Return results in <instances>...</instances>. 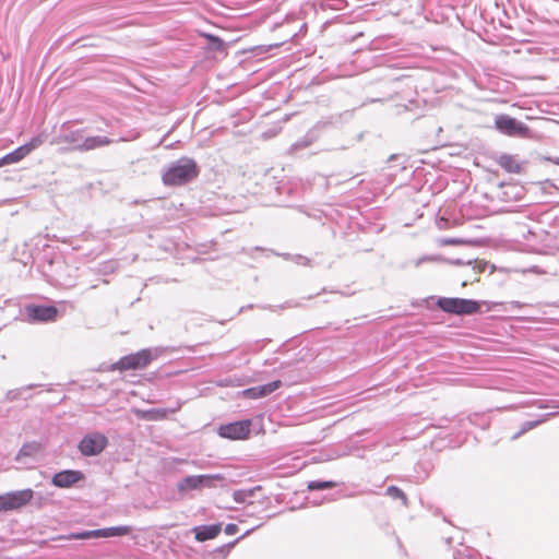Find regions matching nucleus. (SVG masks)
Segmentation results:
<instances>
[{"instance_id":"f257e3e1","label":"nucleus","mask_w":559,"mask_h":559,"mask_svg":"<svg viewBox=\"0 0 559 559\" xmlns=\"http://www.w3.org/2000/svg\"><path fill=\"white\" fill-rule=\"evenodd\" d=\"M198 166L192 158L182 157L171 163L163 173V182L166 186H180L191 181L198 176Z\"/></svg>"},{"instance_id":"f03ea898","label":"nucleus","mask_w":559,"mask_h":559,"mask_svg":"<svg viewBox=\"0 0 559 559\" xmlns=\"http://www.w3.org/2000/svg\"><path fill=\"white\" fill-rule=\"evenodd\" d=\"M224 480L225 478L221 474L192 475L185 477L180 483H178L177 488L181 492L201 490L203 488H216L222 486Z\"/></svg>"},{"instance_id":"7ed1b4c3","label":"nucleus","mask_w":559,"mask_h":559,"mask_svg":"<svg viewBox=\"0 0 559 559\" xmlns=\"http://www.w3.org/2000/svg\"><path fill=\"white\" fill-rule=\"evenodd\" d=\"M438 306L443 311L455 314H472L480 309L479 302L463 298H440Z\"/></svg>"},{"instance_id":"20e7f679","label":"nucleus","mask_w":559,"mask_h":559,"mask_svg":"<svg viewBox=\"0 0 559 559\" xmlns=\"http://www.w3.org/2000/svg\"><path fill=\"white\" fill-rule=\"evenodd\" d=\"M108 443L105 435L100 432H92L86 435L80 442L79 449L85 456L98 455L104 451Z\"/></svg>"},{"instance_id":"39448f33","label":"nucleus","mask_w":559,"mask_h":559,"mask_svg":"<svg viewBox=\"0 0 559 559\" xmlns=\"http://www.w3.org/2000/svg\"><path fill=\"white\" fill-rule=\"evenodd\" d=\"M495 126L500 132L511 136H526L528 133V128L523 122L508 115L497 116Z\"/></svg>"},{"instance_id":"423d86ee","label":"nucleus","mask_w":559,"mask_h":559,"mask_svg":"<svg viewBox=\"0 0 559 559\" xmlns=\"http://www.w3.org/2000/svg\"><path fill=\"white\" fill-rule=\"evenodd\" d=\"M152 358V352L150 349H142L119 359L114 365V369L128 370L144 368L151 362Z\"/></svg>"},{"instance_id":"0eeeda50","label":"nucleus","mask_w":559,"mask_h":559,"mask_svg":"<svg viewBox=\"0 0 559 559\" xmlns=\"http://www.w3.org/2000/svg\"><path fill=\"white\" fill-rule=\"evenodd\" d=\"M32 489H24L0 495V511L19 509L31 501Z\"/></svg>"},{"instance_id":"6e6552de","label":"nucleus","mask_w":559,"mask_h":559,"mask_svg":"<svg viewBox=\"0 0 559 559\" xmlns=\"http://www.w3.org/2000/svg\"><path fill=\"white\" fill-rule=\"evenodd\" d=\"M251 429V420L245 419L239 421L222 425L218 429L221 437L230 440L247 439Z\"/></svg>"},{"instance_id":"1a4fd4ad","label":"nucleus","mask_w":559,"mask_h":559,"mask_svg":"<svg viewBox=\"0 0 559 559\" xmlns=\"http://www.w3.org/2000/svg\"><path fill=\"white\" fill-rule=\"evenodd\" d=\"M44 142V139L41 135H37L33 138L28 143L17 147L13 152L7 154L2 158H0V167L15 164L20 160H22L25 156H27L32 151L39 147Z\"/></svg>"},{"instance_id":"9d476101","label":"nucleus","mask_w":559,"mask_h":559,"mask_svg":"<svg viewBox=\"0 0 559 559\" xmlns=\"http://www.w3.org/2000/svg\"><path fill=\"white\" fill-rule=\"evenodd\" d=\"M26 312L33 321H52L57 317V309L52 306H29Z\"/></svg>"},{"instance_id":"9b49d317","label":"nucleus","mask_w":559,"mask_h":559,"mask_svg":"<svg viewBox=\"0 0 559 559\" xmlns=\"http://www.w3.org/2000/svg\"><path fill=\"white\" fill-rule=\"evenodd\" d=\"M82 477L83 475L79 471H62L53 476L52 484L60 488H68L82 479Z\"/></svg>"},{"instance_id":"f8f14e48","label":"nucleus","mask_w":559,"mask_h":559,"mask_svg":"<svg viewBox=\"0 0 559 559\" xmlns=\"http://www.w3.org/2000/svg\"><path fill=\"white\" fill-rule=\"evenodd\" d=\"M282 382L280 380L272 381L270 383L253 386L242 391L243 396L248 399H260L273 393L281 386Z\"/></svg>"},{"instance_id":"ddd939ff","label":"nucleus","mask_w":559,"mask_h":559,"mask_svg":"<svg viewBox=\"0 0 559 559\" xmlns=\"http://www.w3.org/2000/svg\"><path fill=\"white\" fill-rule=\"evenodd\" d=\"M112 143V140L107 136H88L82 143L76 144L75 147L81 151H90L97 147L106 146Z\"/></svg>"},{"instance_id":"4468645a","label":"nucleus","mask_w":559,"mask_h":559,"mask_svg":"<svg viewBox=\"0 0 559 559\" xmlns=\"http://www.w3.org/2000/svg\"><path fill=\"white\" fill-rule=\"evenodd\" d=\"M195 539L199 542H205L207 539L215 538L221 532V525H203L194 528Z\"/></svg>"},{"instance_id":"2eb2a0df","label":"nucleus","mask_w":559,"mask_h":559,"mask_svg":"<svg viewBox=\"0 0 559 559\" xmlns=\"http://www.w3.org/2000/svg\"><path fill=\"white\" fill-rule=\"evenodd\" d=\"M99 538H108V537H117V536H124L132 532V527L128 525H121V526H114V527H106V528H99Z\"/></svg>"},{"instance_id":"dca6fc26","label":"nucleus","mask_w":559,"mask_h":559,"mask_svg":"<svg viewBox=\"0 0 559 559\" xmlns=\"http://www.w3.org/2000/svg\"><path fill=\"white\" fill-rule=\"evenodd\" d=\"M499 165L510 173H520L522 170V164L511 155H502L499 158Z\"/></svg>"},{"instance_id":"f3484780","label":"nucleus","mask_w":559,"mask_h":559,"mask_svg":"<svg viewBox=\"0 0 559 559\" xmlns=\"http://www.w3.org/2000/svg\"><path fill=\"white\" fill-rule=\"evenodd\" d=\"M40 451H41L40 443H37V442L26 443L21 448V450L17 454V457L20 459L21 456H36L37 454L40 453Z\"/></svg>"},{"instance_id":"a211bd4d","label":"nucleus","mask_w":559,"mask_h":559,"mask_svg":"<svg viewBox=\"0 0 559 559\" xmlns=\"http://www.w3.org/2000/svg\"><path fill=\"white\" fill-rule=\"evenodd\" d=\"M435 262V261H444V262H449V263H452V264H455V265H463L464 262L460 259L457 260H447V259H443L442 257L440 255H427V257H421L419 259H417L415 261V266L418 267L423 262Z\"/></svg>"},{"instance_id":"6ab92c4d","label":"nucleus","mask_w":559,"mask_h":559,"mask_svg":"<svg viewBox=\"0 0 559 559\" xmlns=\"http://www.w3.org/2000/svg\"><path fill=\"white\" fill-rule=\"evenodd\" d=\"M88 538H99L98 530L72 533L67 537V539H88Z\"/></svg>"},{"instance_id":"aec40b11","label":"nucleus","mask_w":559,"mask_h":559,"mask_svg":"<svg viewBox=\"0 0 559 559\" xmlns=\"http://www.w3.org/2000/svg\"><path fill=\"white\" fill-rule=\"evenodd\" d=\"M334 486H335V483H333V481L313 480V481H309L307 487L309 490H325V489L333 488Z\"/></svg>"},{"instance_id":"412c9836","label":"nucleus","mask_w":559,"mask_h":559,"mask_svg":"<svg viewBox=\"0 0 559 559\" xmlns=\"http://www.w3.org/2000/svg\"><path fill=\"white\" fill-rule=\"evenodd\" d=\"M543 420H534V421H526L522 425V428L519 432H516L512 439H516L519 438L520 436H522L523 433L527 432L528 430L535 428L536 426H538Z\"/></svg>"},{"instance_id":"4be33fe9","label":"nucleus","mask_w":559,"mask_h":559,"mask_svg":"<svg viewBox=\"0 0 559 559\" xmlns=\"http://www.w3.org/2000/svg\"><path fill=\"white\" fill-rule=\"evenodd\" d=\"M253 496V490H237L234 492V500L238 503L245 502L249 497Z\"/></svg>"},{"instance_id":"5701e85b","label":"nucleus","mask_w":559,"mask_h":559,"mask_svg":"<svg viewBox=\"0 0 559 559\" xmlns=\"http://www.w3.org/2000/svg\"><path fill=\"white\" fill-rule=\"evenodd\" d=\"M440 246H460L466 245L468 241L459 238H441L438 240Z\"/></svg>"},{"instance_id":"b1692460","label":"nucleus","mask_w":559,"mask_h":559,"mask_svg":"<svg viewBox=\"0 0 559 559\" xmlns=\"http://www.w3.org/2000/svg\"><path fill=\"white\" fill-rule=\"evenodd\" d=\"M386 492L389 496H391L394 499H402L403 501H406V497H405L404 492L395 486H390L388 488Z\"/></svg>"},{"instance_id":"393cba45","label":"nucleus","mask_w":559,"mask_h":559,"mask_svg":"<svg viewBox=\"0 0 559 559\" xmlns=\"http://www.w3.org/2000/svg\"><path fill=\"white\" fill-rule=\"evenodd\" d=\"M138 416L146 419H156L157 415L159 414V411H141V409H134L133 411Z\"/></svg>"},{"instance_id":"a878e982","label":"nucleus","mask_w":559,"mask_h":559,"mask_svg":"<svg viewBox=\"0 0 559 559\" xmlns=\"http://www.w3.org/2000/svg\"><path fill=\"white\" fill-rule=\"evenodd\" d=\"M238 531V526L236 524H227L225 527V533L227 535H234Z\"/></svg>"},{"instance_id":"bb28decb","label":"nucleus","mask_w":559,"mask_h":559,"mask_svg":"<svg viewBox=\"0 0 559 559\" xmlns=\"http://www.w3.org/2000/svg\"><path fill=\"white\" fill-rule=\"evenodd\" d=\"M437 226L439 229H445L448 227V219L441 217L440 219L437 221Z\"/></svg>"},{"instance_id":"cd10ccee","label":"nucleus","mask_w":559,"mask_h":559,"mask_svg":"<svg viewBox=\"0 0 559 559\" xmlns=\"http://www.w3.org/2000/svg\"><path fill=\"white\" fill-rule=\"evenodd\" d=\"M210 38L213 40L215 48H221L223 46V41L219 38L213 36H211Z\"/></svg>"},{"instance_id":"c85d7f7f","label":"nucleus","mask_w":559,"mask_h":559,"mask_svg":"<svg viewBox=\"0 0 559 559\" xmlns=\"http://www.w3.org/2000/svg\"><path fill=\"white\" fill-rule=\"evenodd\" d=\"M138 138H139V133H133L132 135L122 138L121 140L122 141H131V140H135Z\"/></svg>"},{"instance_id":"c756f323","label":"nucleus","mask_w":559,"mask_h":559,"mask_svg":"<svg viewBox=\"0 0 559 559\" xmlns=\"http://www.w3.org/2000/svg\"><path fill=\"white\" fill-rule=\"evenodd\" d=\"M552 162L557 165H559V158L552 159Z\"/></svg>"}]
</instances>
